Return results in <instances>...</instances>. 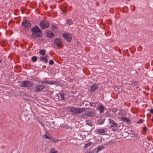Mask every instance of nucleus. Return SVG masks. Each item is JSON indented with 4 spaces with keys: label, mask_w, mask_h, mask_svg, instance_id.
Here are the masks:
<instances>
[{
    "label": "nucleus",
    "mask_w": 153,
    "mask_h": 153,
    "mask_svg": "<svg viewBox=\"0 0 153 153\" xmlns=\"http://www.w3.org/2000/svg\"><path fill=\"white\" fill-rule=\"evenodd\" d=\"M152 121L153 122V117H152Z\"/></svg>",
    "instance_id": "nucleus-39"
},
{
    "label": "nucleus",
    "mask_w": 153,
    "mask_h": 153,
    "mask_svg": "<svg viewBox=\"0 0 153 153\" xmlns=\"http://www.w3.org/2000/svg\"><path fill=\"white\" fill-rule=\"evenodd\" d=\"M87 153H93V152L92 151L89 152H88Z\"/></svg>",
    "instance_id": "nucleus-37"
},
{
    "label": "nucleus",
    "mask_w": 153,
    "mask_h": 153,
    "mask_svg": "<svg viewBox=\"0 0 153 153\" xmlns=\"http://www.w3.org/2000/svg\"><path fill=\"white\" fill-rule=\"evenodd\" d=\"M147 128L146 127H144L143 128V131L146 132L147 131Z\"/></svg>",
    "instance_id": "nucleus-30"
},
{
    "label": "nucleus",
    "mask_w": 153,
    "mask_h": 153,
    "mask_svg": "<svg viewBox=\"0 0 153 153\" xmlns=\"http://www.w3.org/2000/svg\"><path fill=\"white\" fill-rule=\"evenodd\" d=\"M105 120L104 119H100L98 120V123L100 124L101 125L104 123Z\"/></svg>",
    "instance_id": "nucleus-23"
},
{
    "label": "nucleus",
    "mask_w": 153,
    "mask_h": 153,
    "mask_svg": "<svg viewBox=\"0 0 153 153\" xmlns=\"http://www.w3.org/2000/svg\"><path fill=\"white\" fill-rule=\"evenodd\" d=\"M104 148L105 147L103 146L98 147L97 148V151L96 152V153H97L99 151H100L104 149Z\"/></svg>",
    "instance_id": "nucleus-20"
},
{
    "label": "nucleus",
    "mask_w": 153,
    "mask_h": 153,
    "mask_svg": "<svg viewBox=\"0 0 153 153\" xmlns=\"http://www.w3.org/2000/svg\"><path fill=\"white\" fill-rule=\"evenodd\" d=\"M133 82L132 81H130L129 82V85H131L133 84Z\"/></svg>",
    "instance_id": "nucleus-33"
},
{
    "label": "nucleus",
    "mask_w": 153,
    "mask_h": 153,
    "mask_svg": "<svg viewBox=\"0 0 153 153\" xmlns=\"http://www.w3.org/2000/svg\"><path fill=\"white\" fill-rule=\"evenodd\" d=\"M48 57V56H41L39 57V59L41 61L44 62L45 63H47L48 62L47 58Z\"/></svg>",
    "instance_id": "nucleus-14"
},
{
    "label": "nucleus",
    "mask_w": 153,
    "mask_h": 153,
    "mask_svg": "<svg viewBox=\"0 0 153 153\" xmlns=\"http://www.w3.org/2000/svg\"><path fill=\"white\" fill-rule=\"evenodd\" d=\"M66 23L68 25H71L73 24V21L71 19L68 18L66 19Z\"/></svg>",
    "instance_id": "nucleus-16"
},
{
    "label": "nucleus",
    "mask_w": 153,
    "mask_h": 153,
    "mask_svg": "<svg viewBox=\"0 0 153 153\" xmlns=\"http://www.w3.org/2000/svg\"><path fill=\"white\" fill-rule=\"evenodd\" d=\"M67 110H70L72 114H80L85 111V108H76L74 107H71L69 106L67 107Z\"/></svg>",
    "instance_id": "nucleus-2"
},
{
    "label": "nucleus",
    "mask_w": 153,
    "mask_h": 153,
    "mask_svg": "<svg viewBox=\"0 0 153 153\" xmlns=\"http://www.w3.org/2000/svg\"><path fill=\"white\" fill-rule=\"evenodd\" d=\"M92 143V142H90L88 143L85 144L84 147V149H87L88 147L91 146Z\"/></svg>",
    "instance_id": "nucleus-18"
},
{
    "label": "nucleus",
    "mask_w": 153,
    "mask_h": 153,
    "mask_svg": "<svg viewBox=\"0 0 153 153\" xmlns=\"http://www.w3.org/2000/svg\"><path fill=\"white\" fill-rule=\"evenodd\" d=\"M118 51L120 54H121V51L120 49Z\"/></svg>",
    "instance_id": "nucleus-36"
},
{
    "label": "nucleus",
    "mask_w": 153,
    "mask_h": 153,
    "mask_svg": "<svg viewBox=\"0 0 153 153\" xmlns=\"http://www.w3.org/2000/svg\"><path fill=\"white\" fill-rule=\"evenodd\" d=\"M97 109L100 111V113H102L104 111V107L102 105H100Z\"/></svg>",
    "instance_id": "nucleus-17"
},
{
    "label": "nucleus",
    "mask_w": 153,
    "mask_h": 153,
    "mask_svg": "<svg viewBox=\"0 0 153 153\" xmlns=\"http://www.w3.org/2000/svg\"><path fill=\"white\" fill-rule=\"evenodd\" d=\"M109 120V123L111 124L110 125V127L112 128H113L112 130L113 131H117L118 130V124L112 119H110Z\"/></svg>",
    "instance_id": "nucleus-3"
},
{
    "label": "nucleus",
    "mask_w": 153,
    "mask_h": 153,
    "mask_svg": "<svg viewBox=\"0 0 153 153\" xmlns=\"http://www.w3.org/2000/svg\"><path fill=\"white\" fill-rule=\"evenodd\" d=\"M42 137L43 138H45L46 139H50L51 138V137H50L48 136L46 134H44L43 135Z\"/></svg>",
    "instance_id": "nucleus-27"
},
{
    "label": "nucleus",
    "mask_w": 153,
    "mask_h": 153,
    "mask_svg": "<svg viewBox=\"0 0 153 153\" xmlns=\"http://www.w3.org/2000/svg\"><path fill=\"white\" fill-rule=\"evenodd\" d=\"M86 123L87 124H88V125H90L91 124V122L89 120H86Z\"/></svg>",
    "instance_id": "nucleus-29"
},
{
    "label": "nucleus",
    "mask_w": 153,
    "mask_h": 153,
    "mask_svg": "<svg viewBox=\"0 0 153 153\" xmlns=\"http://www.w3.org/2000/svg\"><path fill=\"white\" fill-rule=\"evenodd\" d=\"M51 139L52 140V141H53V142L54 143H56V142H58L59 141H61L62 140V139H60V140H58V139H56L54 138H53L52 137H51Z\"/></svg>",
    "instance_id": "nucleus-22"
},
{
    "label": "nucleus",
    "mask_w": 153,
    "mask_h": 153,
    "mask_svg": "<svg viewBox=\"0 0 153 153\" xmlns=\"http://www.w3.org/2000/svg\"><path fill=\"white\" fill-rule=\"evenodd\" d=\"M133 7H134V9H133V10L134 11V10L135 9V7L134 6Z\"/></svg>",
    "instance_id": "nucleus-38"
},
{
    "label": "nucleus",
    "mask_w": 153,
    "mask_h": 153,
    "mask_svg": "<svg viewBox=\"0 0 153 153\" xmlns=\"http://www.w3.org/2000/svg\"><path fill=\"white\" fill-rule=\"evenodd\" d=\"M33 85V83L31 81L26 80L21 82L20 85L22 87L28 88L32 86Z\"/></svg>",
    "instance_id": "nucleus-5"
},
{
    "label": "nucleus",
    "mask_w": 153,
    "mask_h": 153,
    "mask_svg": "<svg viewBox=\"0 0 153 153\" xmlns=\"http://www.w3.org/2000/svg\"><path fill=\"white\" fill-rule=\"evenodd\" d=\"M54 63V62L52 60H51L49 61V64L50 65H52Z\"/></svg>",
    "instance_id": "nucleus-31"
},
{
    "label": "nucleus",
    "mask_w": 153,
    "mask_h": 153,
    "mask_svg": "<svg viewBox=\"0 0 153 153\" xmlns=\"http://www.w3.org/2000/svg\"><path fill=\"white\" fill-rule=\"evenodd\" d=\"M54 149L55 148H54L51 149L49 153H58V151L57 150L54 151Z\"/></svg>",
    "instance_id": "nucleus-24"
},
{
    "label": "nucleus",
    "mask_w": 153,
    "mask_h": 153,
    "mask_svg": "<svg viewBox=\"0 0 153 153\" xmlns=\"http://www.w3.org/2000/svg\"><path fill=\"white\" fill-rule=\"evenodd\" d=\"M60 98H61V100H65V97H64V94L63 93H61L60 94Z\"/></svg>",
    "instance_id": "nucleus-25"
},
{
    "label": "nucleus",
    "mask_w": 153,
    "mask_h": 153,
    "mask_svg": "<svg viewBox=\"0 0 153 153\" xmlns=\"http://www.w3.org/2000/svg\"><path fill=\"white\" fill-rule=\"evenodd\" d=\"M45 87V86L44 85H37L35 87V91L36 92H40L42 91Z\"/></svg>",
    "instance_id": "nucleus-9"
},
{
    "label": "nucleus",
    "mask_w": 153,
    "mask_h": 153,
    "mask_svg": "<svg viewBox=\"0 0 153 153\" xmlns=\"http://www.w3.org/2000/svg\"><path fill=\"white\" fill-rule=\"evenodd\" d=\"M46 33L47 36L48 38H52L55 36V34L54 33H53L52 31L50 30L47 31L46 32Z\"/></svg>",
    "instance_id": "nucleus-12"
},
{
    "label": "nucleus",
    "mask_w": 153,
    "mask_h": 153,
    "mask_svg": "<svg viewBox=\"0 0 153 153\" xmlns=\"http://www.w3.org/2000/svg\"><path fill=\"white\" fill-rule=\"evenodd\" d=\"M150 112L151 113L153 114V109H151L150 110Z\"/></svg>",
    "instance_id": "nucleus-34"
},
{
    "label": "nucleus",
    "mask_w": 153,
    "mask_h": 153,
    "mask_svg": "<svg viewBox=\"0 0 153 153\" xmlns=\"http://www.w3.org/2000/svg\"><path fill=\"white\" fill-rule=\"evenodd\" d=\"M1 60L0 59V63H1Z\"/></svg>",
    "instance_id": "nucleus-40"
},
{
    "label": "nucleus",
    "mask_w": 153,
    "mask_h": 153,
    "mask_svg": "<svg viewBox=\"0 0 153 153\" xmlns=\"http://www.w3.org/2000/svg\"><path fill=\"white\" fill-rule=\"evenodd\" d=\"M22 25L24 27L25 29L28 30L31 26L30 22L27 19L23 20L22 23Z\"/></svg>",
    "instance_id": "nucleus-8"
},
{
    "label": "nucleus",
    "mask_w": 153,
    "mask_h": 153,
    "mask_svg": "<svg viewBox=\"0 0 153 153\" xmlns=\"http://www.w3.org/2000/svg\"><path fill=\"white\" fill-rule=\"evenodd\" d=\"M56 26L55 25H52L51 27V29L53 30H56Z\"/></svg>",
    "instance_id": "nucleus-28"
},
{
    "label": "nucleus",
    "mask_w": 153,
    "mask_h": 153,
    "mask_svg": "<svg viewBox=\"0 0 153 153\" xmlns=\"http://www.w3.org/2000/svg\"><path fill=\"white\" fill-rule=\"evenodd\" d=\"M62 36L64 39H66L67 41L70 42L71 40V38L70 36V35L68 34L63 33L62 34Z\"/></svg>",
    "instance_id": "nucleus-11"
},
{
    "label": "nucleus",
    "mask_w": 153,
    "mask_h": 153,
    "mask_svg": "<svg viewBox=\"0 0 153 153\" xmlns=\"http://www.w3.org/2000/svg\"><path fill=\"white\" fill-rule=\"evenodd\" d=\"M39 53L40 54L44 56L45 54V51L44 50L41 49L39 51Z\"/></svg>",
    "instance_id": "nucleus-21"
},
{
    "label": "nucleus",
    "mask_w": 153,
    "mask_h": 153,
    "mask_svg": "<svg viewBox=\"0 0 153 153\" xmlns=\"http://www.w3.org/2000/svg\"><path fill=\"white\" fill-rule=\"evenodd\" d=\"M96 132H98L100 135H104L105 132V131L103 128H99L97 130Z\"/></svg>",
    "instance_id": "nucleus-13"
},
{
    "label": "nucleus",
    "mask_w": 153,
    "mask_h": 153,
    "mask_svg": "<svg viewBox=\"0 0 153 153\" xmlns=\"http://www.w3.org/2000/svg\"><path fill=\"white\" fill-rule=\"evenodd\" d=\"M54 44L57 48H61L62 47L63 44L62 40L60 38H55L54 40Z\"/></svg>",
    "instance_id": "nucleus-4"
},
{
    "label": "nucleus",
    "mask_w": 153,
    "mask_h": 153,
    "mask_svg": "<svg viewBox=\"0 0 153 153\" xmlns=\"http://www.w3.org/2000/svg\"><path fill=\"white\" fill-rule=\"evenodd\" d=\"M152 70L153 71V69H152Z\"/></svg>",
    "instance_id": "nucleus-42"
},
{
    "label": "nucleus",
    "mask_w": 153,
    "mask_h": 153,
    "mask_svg": "<svg viewBox=\"0 0 153 153\" xmlns=\"http://www.w3.org/2000/svg\"><path fill=\"white\" fill-rule=\"evenodd\" d=\"M143 120L141 119H140L139 121L137 122V123L139 124L141 123H142L143 122Z\"/></svg>",
    "instance_id": "nucleus-32"
},
{
    "label": "nucleus",
    "mask_w": 153,
    "mask_h": 153,
    "mask_svg": "<svg viewBox=\"0 0 153 153\" xmlns=\"http://www.w3.org/2000/svg\"><path fill=\"white\" fill-rule=\"evenodd\" d=\"M137 82H135L134 83H135Z\"/></svg>",
    "instance_id": "nucleus-41"
},
{
    "label": "nucleus",
    "mask_w": 153,
    "mask_h": 153,
    "mask_svg": "<svg viewBox=\"0 0 153 153\" xmlns=\"http://www.w3.org/2000/svg\"><path fill=\"white\" fill-rule=\"evenodd\" d=\"M33 62H36L37 59V58L36 56H33L31 58Z\"/></svg>",
    "instance_id": "nucleus-26"
},
{
    "label": "nucleus",
    "mask_w": 153,
    "mask_h": 153,
    "mask_svg": "<svg viewBox=\"0 0 153 153\" xmlns=\"http://www.w3.org/2000/svg\"><path fill=\"white\" fill-rule=\"evenodd\" d=\"M65 126H63V127L64 128H68V126H67V125H65Z\"/></svg>",
    "instance_id": "nucleus-35"
},
{
    "label": "nucleus",
    "mask_w": 153,
    "mask_h": 153,
    "mask_svg": "<svg viewBox=\"0 0 153 153\" xmlns=\"http://www.w3.org/2000/svg\"><path fill=\"white\" fill-rule=\"evenodd\" d=\"M95 115V113L92 111H88L82 114L81 117L82 118H87L88 117H93Z\"/></svg>",
    "instance_id": "nucleus-6"
},
{
    "label": "nucleus",
    "mask_w": 153,
    "mask_h": 153,
    "mask_svg": "<svg viewBox=\"0 0 153 153\" xmlns=\"http://www.w3.org/2000/svg\"><path fill=\"white\" fill-rule=\"evenodd\" d=\"M67 7V6L65 4H63L60 6V9L62 11L63 13H65L67 11V10H65V9Z\"/></svg>",
    "instance_id": "nucleus-15"
},
{
    "label": "nucleus",
    "mask_w": 153,
    "mask_h": 153,
    "mask_svg": "<svg viewBox=\"0 0 153 153\" xmlns=\"http://www.w3.org/2000/svg\"><path fill=\"white\" fill-rule=\"evenodd\" d=\"M122 119L124 121H126L128 123L130 122V120L126 117H122Z\"/></svg>",
    "instance_id": "nucleus-19"
},
{
    "label": "nucleus",
    "mask_w": 153,
    "mask_h": 153,
    "mask_svg": "<svg viewBox=\"0 0 153 153\" xmlns=\"http://www.w3.org/2000/svg\"><path fill=\"white\" fill-rule=\"evenodd\" d=\"M31 31L33 32L31 35L32 38L35 39L37 37H41L42 36V33L41 32V30L37 26L31 28Z\"/></svg>",
    "instance_id": "nucleus-1"
},
{
    "label": "nucleus",
    "mask_w": 153,
    "mask_h": 153,
    "mask_svg": "<svg viewBox=\"0 0 153 153\" xmlns=\"http://www.w3.org/2000/svg\"><path fill=\"white\" fill-rule=\"evenodd\" d=\"M39 25L42 29H45L49 26V22L46 20H42L40 22Z\"/></svg>",
    "instance_id": "nucleus-7"
},
{
    "label": "nucleus",
    "mask_w": 153,
    "mask_h": 153,
    "mask_svg": "<svg viewBox=\"0 0 153 153\" xmlns=\"http://www.w3.org/2000/svg\"><path fill=\"white\" fill-rule=\"evenodd\" d=\"M98 85L97 84H93L91 87L90 91L91 93L94 92V91L98 88Z\"/></svg>",
    "instance_id": "nucleus-10"
}]
</instances>
